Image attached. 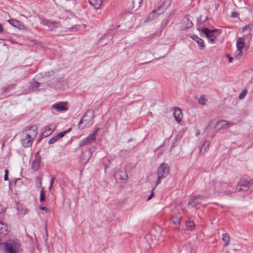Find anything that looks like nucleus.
I'll use <instances>...</instances> for the list:
<instances>
[{
    "label": "nucleus",
    "instance_id": "nucleus-1",
    "mask_svg": "<svg viewBox=\"0 0 253 253\" xmlns=\"http://www.w3.org/2000/svg\"><path fill=\"white\" fill-rule=\"evenodd\" d=\"M94 118V111L92 110H88L79 123V127H81L82 124H84V126H89L92 124Z\"/></svg>",
    "mask_w": 253,
    "mask_h": 253
},
{
    "label": "nucleus",
    "instance_id": "nucleus-2",
    "mask_svg": "<svg viewBox=\"0 0 253 253\" xmlns=\"http://www.w3.org/2000/svg\"><path fill=\"white\" fill-rule=\"evenodd\" d=\"M98 130L99 128H96L88 137L81 140L79 143V146L82 147L94 142L96 140V136Z\"/></svg>",
    "mask_w": 253,
    "mask_h": 253
},
{
    "label": "nucleus",
    "instance_id": "nucleus-3",
    "mask_svg": "<svg viewBox=\"0 0 253 253\" xmlns=\"http://www.w3.org/2000/svg\"><path fill=\"white\" fill-rule=\"evenodd\" d=\"M114 177L118 183L124 184L126 182L127 175L126 171L119 170L115 173Z\"/></svg>",
    "mask_w": 253,
    "mask_h": 253
},
{
    "label": "nucleus",
    "instance_id": "nucleus-4",
    "mask_svg": "<svg viewBox=\"0 0 253 253\" xmlns=\"http://www.w3.org/2000/svg\"><path fill=\"white\" fill-rule=\"evenodd\" d=\"M253 183V180L248 181L244 179H241L238 183L237 190L239 191H247L249 189V186Z\"/></svg>",
    "mask_w": 253,
    "mask_h": 253
},
{
    "label": "nucleus",
    "instance_id": "nucleus-5",
    "mask_svg": "<svg viewBox=\"0 0 253 253\" xmlns=\"http://www.w3.org/2000/svg\"><path fill=\"white\" fill-rule=\"evenodd\" d=\"M169 168L166 163H163L159 167L157 171V175L160 177H166L169 173Z\"/></svg>",
    "mask_w": 253,
    "mask_h": 253
},
{
    "label": "nucleus",
    "instance_id": "nucleus-6",
    "mask_svg": "<svg viewBox=\"0 0 253 253\" xmlns=\"http://www.w3.org/2000/svg\"><path fill=\"white\" fill-rule=\"evenodd\" d=\"M206 198L202 195L195 196L191 198L188 203V206L192 207H195L198 205H201L204 201Z\"/></svg>",
    "mask_w": 253,
    "mask_h": 253
},
{
    "label": "nucleus",
    "instance_id": "nucleus-7",
    "mask_svg": "<svg viewBox=\"0 0 253 253\" xmlns=\"http://www.w3.org/2000/svg\"><path fill=\"white\" fill-rule=\"evenodd\" d=\"M171 0H163L161 5L158 7L157 10H153L150 15V18L154 19L155 18V14L157 12L158 14H160L161 13H159V10L162 9L163 11L167 9V8L170 5Z\"/></svg>",
    "mask_w": 253,
    "mask_h": 253
},
{
    "label": "nucleus",
    "instance_id": "nucleus-8",
    "mask_svg": "<svg viewBox=\"0 0 253 253\" xmlns=\"http://www.w3.org/2000/svg\"><path fill=\"white\" fill-rule=\"evenodd\" d=\"M198 30L206 35V37L211 42H214L216 39V37L214 35V33L217 32V30H210V29L206 28H203L201 29H198Z\"/></svg>",
    "mask_w": 253,
    "mask_h": 253
},
{
    "label": "nucleus",
    "instance_id": "nucleus-9",
    "mask_svg": "<svg viewBox=\"0 0 253 253\" xmlns=\"http://www.w3.org/2000/svg\"><path fill=\"white\" fill-rule=\"evenodd\" d=\"M222 182L211 181L208 185L209 188L215 192H222L223 188H222Z\"/></svg>",
    "mask_w": 253,
    "mask_h": 253
},
{
    "label": "nucleus",
    "instance_id": "nucleus-10",
    "mask_svg": "<svg viewBox=\"0 0 253 253\" xmlns=\"http://www.w3.org/2000/svg\"><path fill=\"white\" fill-rule=\"evenodd\" d=\"M37 127L35 126H31L29 128V132L26 134L27 138L28 139L27 143L30 145L33 139L37 135Z\"/></svg>",
    "mask_w": 253,
    "mask_h": 253
},
{
    "label": "nucleus",
    "instance_id": "nucleus-11",
    "mask_svg": "<svg viewBox=\"0 0 253 253\" xmlns=\"http://www.w3.org/2000/svg\"><path fill=\"white\" fill-rule=\"evenodd\" d=\"M56 127V125L53 124L46 126L44 128L43 131L42 132V135L43 137H45L51 134Z\"/></svg>",
    "mask_w": 253,
    "mask_h": 253
},
{
    "label": "nucleus",
    "instance_id": "nucleus-12",
    "mask_svg": "<svg viewBox=\"0 0 253 253\" xmlns=\"http://www.w3.org/2000/svg\"><path fill=\"white\" fill-rule=\"evenodd\" d=\"M41 21L42 24L48 27L51 30H53L59 26V24L57 22L55 21H50L45 18H41Z\"/></svg>",
    "mask_w": 253,
    "mask_h": 253
},
{
    "label": "nucleus",
    "instance_id": "nucleus-13",
    "mask_svg": "<svg viewBox=\"0 0 253 253\" xmlns=\"http://www.w3.org/2000/svg\"><path fill=\"white\" fill-rule=\"evenodd\" d=\"M41 157L39 155V152L35 155V159L33 160L32 168L34 171L38 170L40 168Z\"/></svg>",
    "mask_w": 253,
    "mask_h": 253
},
{
    "label": "nucleus",
    "instance_id": "nucleus-14",
    "mask_svg": "<svg viewBox=\"0 0 253 253\" xmlns=\"http://www.w3.org/2000/svg\"><path fill=\"white\" fill-rule=\"evenodd\" d=\"M229 123L224 120L218 121L215 126V128L220 130L228 127Z\"/></svg>",
    "mask_w": 253,
    "mask_h": 253
},
{
    "label": "nucleus",
    "instance_id": "nucleus-15",
    "mask_svg": "<svg viewBox=\"0 0 253 253\" xmlns=\"http://www.w3.org/2000/svg\"><path fill=\"white\" fill-rule=\"evenodd\" d=\"M173 116L176 122L180 124L182 118V114L181 111L178 108L175 109L173 110Z\"/></svg>",
    "mask_w": 253,
    "mask_h": 253
},
{
    "label": "nucleus",
    "instance_id": "nucleus-16",
    "mask_svg": "<svg viewBox=\"0 0 253 253\" xmlns=\"http://www.w3.org/2000/svg\"><path fill=\"white\" fill-rule=\"evenodd\" d=\"M53 107L58 111H66L68 109L65 102L55 104L53 105Z\"/></svg>",
    "mask_w": 253,
    "mask_h": 253
},
{
    "label": "nucleus",
    "instance_id": "nucleus-17",
    "mask_svg": "<svg viewBox=\"0 0 253 253\" xmlns=\"http://www.w3.org/2000/svg\"><path fill=\"white\" fill-rule=\"evenodd\" d=\"M181 217L179 215H173L170 218V221L175 226L177 227L180 223Z\"/></svg>",
    "mask_w": 253,
    "mask_h": 253
},
{
    "label": "nucleus",
    "instance_id": "nucleus-18",
    "mask_svg": "<svg viewBox=\"0 0 253 253\" xmlns=\"http://www.w3.org/2000/svg\"><path fill=\"white\" fill-rule=\"evenodd\" d=\"M9 232L7 226L0 221V234L1 236H6Z\"/></svg>",
    "mask_w": 253,
    "mask_h": 253
},
{
    "label": "nucleus",
    "instance_id": "nucleus-19",
    "mask_svg": "<svg viewBox=\"0 0 253 253\" xmlns=\"http://www.w3.org/2000/svg\"><path fill=\"white\" fill-rule=\"evenodd\" d=\"M245 40L244 37L238 38L236 43V47L237 49H243L245 46Z\"/></svg>",
    "mask_w": 253,
    "mask_h": 253
},
{
    "label": "nucleus",
    "instance_id": "nucleus-20",
    "mask_svg": "<svg viewBox=\"0 0 253 253\" xmlns=\"http://www.w3.org/2000/svg\"><path fill=\"white\" fill-rule=\"evenodd\" d=\"M210 145V142L208 140L205 141L200 149L199 153L204 155L209 149Z\"/></svg>",
    "mask_w": 253,
    "mask_h": 253
},
{
    "label": "nucleus",
    "instance_id": "nucleus-21",
    "mask_svg": "<svg viewBox=\"0 0 253 253\" xmlns=\"http://www.w3.org/2000/svg\"><path fill=\"white\" fill-rule=\"evenodd\" d=\"M89 2L96 9H99L102 4L101 0H89Z\"/></svg>",
    "mask_w": 253,
    "mask_h": 253
},
{
    "label": "nucleus",
    "instance_id": "nucleus-22",
    "mask_svg": "<svg viewBox=\"0 0 253 253\" xmlns=\"http://www.w3.org/2000/svg\"><path fill=\"white\" fill-rule=\"evenodd\" d=\"M243 55L242 50L237 49L234 54V57L236 59H239Z\"/></svg>",
    "mask_w": 253,
    "mask_h": 253
},
{
    "label": "nucleus",
    "instance_id": "nucleus-23",
    "mask_svg": "<svg viewBox=\"0 0 253 253\" xmlns=\"http://www.w3.org/2000/svg\"><path fill=\"white\" fill-rule=\"evenodd\" d=\"M196 42L199 45L200 49H203L205 48L204 42L202 39L196 38Z\"/></svg>",
    "mask_w": 253,
    "mask_h": 253
},
{
    "label": "nucleus",
    "instance_id": "nucleus-24",
    "mask_svg": "<svg viewBox=\"0 0 253 253\" xmlns=\"http://www.w3.org/2000/svg\"><path fill=\"white\" fill-rule=\"evenodd\" d=\"M186 229L188 230H192L195 227V223L193 221H187L186 223Z\"/></svg>",
    "mask_w": 253,
    "mask_h": 253
},
{
    "label": "nucleus",
    "instance_id": "nucleus-25",
    "mask_svg": "<svg viewBox=\"0 0 253 253\" xmlns=\"http://www.w3.org/2000/svg\"><path fill=\"white\" fill-rule=\"evenodd\" d=\"M222 188H223V191L222 192L228 193H229L228 187L229 186V183L222 182Z\"/></svg>",
    "mask_w": 253,
    "mask_h": 253
},
{
    "label": "nucleus",
    "instance_id": "nucleus-26",
    "mask_svg": "<svg viewBox=\"0 0 253 253\" xmlns=\"http://www.w3.org/2000/svg\"><path fill=\"white\" fill-rule=\"evenodd\" d=\"M71 130V128H70L68 130H67L65 131L59 133L58 134L56 135V136L57 137L58 139H59V138L63 137L66 133L69 132Z\"/></svg>",
    "mask_w": 253,
    "mask_h": 253
},
{
    "label": "nucleus",
    "instance_id": "nucleus-27",
    "mask_svg": "<svg viewBox=\"0 0 253 253\" xmlns=\"http://www.w3.org/2000/svg\"><path fill=\"white\" fill-rule=\"evenodd\" d=\"M71 130V128H70L68 130H67L65 131L59 133L58 134L56 135V136L57 137L58 139H59V138L63 137L66 133L69 132Z\"/></svg>",
    "mask_w": 253,
    "mask_h": 253
},
{
    "label": "nucleus",
    "instance_id": "nucleus-28",
    "mask_svg": "<svg viewBox=\"0 0 253 253\" xmlns=\"http://www.w3.org/2000/svg\"><path fill=\"white\" fill-rule=\"evenodd\" d=\"M45 199V195L44 193L43 187L41 188V191L40 192V200L41 202H43Z\"/></svg>",
    "mask_w": 253,
    "mask_h": 253
},
{
    "label": "nucleus",
    "instance_id": "nucleus-29",
    "mask_svg": "<svg viewBox=\"0 0 253 253\" xmlns=\"http://www.w3.org/2000/svg\"><path fill=\"white\" fill-rule=\"evenodd\" d=\"M247 93V90H243L239 94V98L240 99H243L246 95Z\"/></svg>",
    "mask_w": 253,
    "mask_h": 253
},
{
    "label": "nucleus",
    "instance_id": "nucleus-30",
    "mask_svg": "<svg viewBox=\"0 0 253 253\" xmlns=\"http://www.w3.org/2000/svg\"><path fill=\"white\" fill-rule=\"evenodd\" d=\"M8 21L10 24H11L14 26H17V25H18L19 23V22L18 21L14 20V19L9 20Z\"/></svg>",
    "mask_w": 253,
    "mask_h": 253
},
{
    "label": "nucleus",
    "instance_id": "nucleus-31",
    "mask_svg": "<svg viewBox=\"0 0 253 253\" xmlns=\"http://www.w3.org/2000/svg\"><path fill=\"white\" fill-rule=\"evenodd\" d=\"M206 101L207 99L204 98V97L203 96H201L198 99V102L202 105H205Z\"/></svg>",
    "mask_w": 253,
    "mask_h": 253
},
{
    "label": "nucleus",
    "instance_id": "nucleus-32",
    "mask_svg": "<svg viewBox=\"0 0 253 253\" xmlns=\"http://www.w3.org/2000/svg\"><path fill=\"white\" fill-rule=\"evenodd\" d=\"M58 140V139L57 137L56 136V135H55L49 139V140L48 141V143L49 144H53L56 141H57Z\"/></svg>",
    "mask_w": 253,
    "mask_h": 253
},
{
    "label": "nucleus",
    "instance_id": "nucleus-33",
    "mask_svg": "<svg viewBox=\"0 0 253 253\" xmlns=\"http://www.w3.org/2000/svg\"><path fill=\"white\" fill-rule=\"evenodd\" d=\"M222 240L223 242L224 246H227L229 243L230 238H222Z\"/></svg>",
    "mask_w": 253,
    "mask_h": 253
},
{
    "label": "nucleus",
    "instance_id": "nucleus-34",
    "mask_svg": "<svg viewBox=\"0 0 253 253\" xmlns=\"http://www.w3.org/2000/svg\"><path fill=\"white\" fill-rule=\"evenodd\" d=\"M252 28L250 26L248 25L243 28V32H245L246 30H247L249 32V34L250 33L251 31Z\"/></svg>",
    "mask_w": 253,
    "mask_h": 253
},
{
    "label": "nucleus",
    "instance_id": "nucleus-35",
    "mask_svg": "<svg viewBox=\"0 0 253 253\" xmlns=\"http://www.w3.org/2000/svg\"><path fill=\"white\" fill-rule=\"evenodd\" d=\"M4 172H5V174H4V180L6 181L8 180V170L5 169L4 171Z\"/></svg>",
    "mask_w": 253,
    "mask_h": 253
},
{
    "label": "nucleus",
    "instance_id": "nucleus-36",
    "mask_svg": "<svg viewBox=\"0 0 253 253\" xmlns=\"http://www.w3.org/2000/svg\"><path fill=\"white\" fill-rule=\"evenodd\" d=\"M154 188H153L152 190L151 195H150L149 197H148V198L147 199V201L150 200L154 196Z\"/></svg>",
    "mask_w": 253,
    "mask_h": 253
},
{
    "label": "nucleus",
    "instance_id": "nucleus-37",
    "mask_svg": "<svg viewBox=\"0 0 253 253\" xmlns=\"http://www.w3.org/2000/svg\"><path fill=\"white\" fill-rule=\"evenodd\" d=\"M12 139H13V138H12V137H9V138H8V139L7 138H5L4 139L3 141V143H2V146H3V145H4V143H6V142H7L8 140H9V141H12Z\"/></svg>",
    "mask_w": 253,
    "mask_h": 253
},
{
    "label": "nucleus",
    "instance_id": "nucleus-38",
    "mask_svg": "<svg viewBox=\"0 0 253 253\" xmlns=\"http://www.w3.org/2000/svg\"><path fill=\"white\" fill-rule=\"evenodd\" d=\"M163 177H160V176H158V180L156 182V185H155V186H157L158 185H159L161 182V179L163 178Z\"/></svg>",
    "mask_w": 253,
    "mask_h": 253
},
{
    "label": "nucleus",
    "instance_id": "nucleus-39",
    "mask_svg": "<svg viewBox=\"0 0 253 253\" xmlns=\"http://www.w3.org/2000/svg\"><path fill=\"white\" fill-rule=\"evenodd\" d=\"M226 56L228 58H229V63H232L233 62V57H230L229 54H226Z\"/></svg>",
    "mask_w": 253,
    "mask_h": 253
},
{
    "label": "nucleus",
    "instance_id": "nucleus-40",
    "mask_svg": "<svg viewBox=\"0 0 253 253\" xmlns=\"http://www.w3.org/2000/svg\"><path fill=\"white\" fill-rule=\"evenodd\" d=\"M40 86V84L38 82H35L32 85L33 87H38Z\"/></svg>",
    "mask_w": 253,
    "mask_h": 253
},
{
    "label": "nucleus",
    "instance_id": "nucleus-41",
    "mask_svg": "<svg viewBox=\"0 0 253 253\" xmlns=\"http://www.w3.org/2000/svg\"><path fill=\"white\" fill-rule=\"evenodd\" d=\"M187 27H190L192 26V22L189 21L188 19H187Z\"/></svg>",
    "mask_w": 253,
    "mask_h": 253
},
{
    "label": "nucleus",
    "instance_id": "nucleus-42",
    "mask_svg": "<svg viewBox=\"0 0 253 253\" xmlns=\"http://www.w3.org/2000/svg\"><path fill=\"white\" fill-rule=\"evenodd\" d=\"M40 209L41 210H42V211H47V209L46 207H42V206H41V207L40 208Z\"/></svg>",
    "mask_w": 253,
    "mask_h": 253
},
{
    "label": "nucleus",
    "instance_id": "nucleus-43",
    "mask_svg": "<svg viewBox=\"0 0 253 253\" xmlns=\"http://www.w3.org/2000/svg\"><path fill=\"white\" fill-rule=\"evenodd\" d=\"M222 237H229V235L227 233H223L222 234Z\"/></svg>",
    "mask_w": 253,
    "mask_h": 253
},
{
    "label": "nucleus",
    "instance_id": "nucleus-44",
    "mask_svg": "<svg viewBox=\"0 0 253 253\" xmlns=\"http://www.w3.org/2000/svg\"><path fill=\"white\" fill-rule=\"evenodd\" d=\"M38 179L39 180V186L41 187L42 186V178L39 177V178H38Z\"/></svg>",
    "mask_w": 253,
    "mask_h": 253
},
{
    "label": "nucleus",
    "instance_id": "nucleus-45",
    "mask_svg": "<svg viewBox=\"0 0 253 253\" xmlns=\"http://www.w3.org/2000/svg\"><path fill=\"white\" fill-rule=\"evenodd\" d=\"M55 177H52L51 179V182H50V183H52V184L53 185V182L55 180Z\"/></svg>",
    "mask_w": 253,
    "mask_h": 253
},
{
    "label": "nucleus",
    "instance_id": "nucleus-46",
    "mask_svg": "<svg viewBox=\"0 0 253 253\" xmlns=\"http://www.w3.org/2000/svg\"><path fill=\"white\" fill-rule=\"evenodd\" d=\"M201 133V131L199 129H198L196 131V135L197 136L199 135Z\"/></svg>",
    "mask_w": 253,
    "mask_h": 253
},
{
    "label": "nucleus",
    "instance_id": "nucleus-47",
    "mask_svg": "<svg viewBox=\"0 0 253 253\" xmlns=\"http://www.w3.org/2000/svg\"><path fill=\"white\" fill-rule=\"evenodd\" d=\"M196 38H198L197 36H193L192 37V38L193 39V40H194V41H196Z\"/></svg>",
    "mask_w": 253,
    "mask_h": 253
},
{
    "label": "nucleus",
    "instance_id": "nucleus-48",
    "mask_svg": "<svg viewBox=\"0 0 253 253\" xmlns=\"http://www.w3.org/2000/svg\"><path fill=\"white\" fill-rule=\"evenodd\" d=\"M232 17H236V16H237V13H235V12H233V13H232Z\"/></svg>",
    "mask_w": 253,
    "mask_h": 253
},
{
    "label": "nucleus",
    "instance_id": "nucleus-49",
    "mask_svg": "<svg viewBox=\"0 0 253 253\" xmlns=\"http://www.w3.org/2000/svg\"><path fill=\"white\" fill-rule=\"evenodd\" d=\"M3 31V28L1 24H0V33L2 32Z\"/></svg>",
    "mask_w": 253,
    "mask_h": 253
},
{
    "label": "nucleus",
    "instance_id": "nucleus-50",
    "mask_svg": "<svg viewBox=\"0 0 253 253\" xmlns=\"http://www.w3.org/2000/svg\"><path fill=\"white\" fill-rule=\"evenodd\" d=\"M2 208L1 207V206L0 205V214L2 213Z\"/></svg>",
    "mask_w": 253,
    "mask_h": 253
},
{
    "label": "nucleus",
    "instance_id": "nucleus-51",
    "mask_svg": "<svg viewBox=\"0 0 253 253\" xmlns=\"http://www.w3.org/2000/svg\"><path fill=\"white\" fill-rule=\"evenodd\" d=\"M52 185H53L52 184V183H50V186H49V189L50 190H51V188H52Z\"/></svg>",
    "mask_w": 253,
    "mask_h": 253
},
{
    "label": "nucleus",
    "instance_id": "nucleus-52",
    "mask_svg": "<svg viewBox=\"0 0 253 253\" xmlns=\"http://www.w3.org/2000/svg\"><path fill=\"white\" fill-rule=\"evenodd\" d=\"M88 155H89V157L90 158L91 157V152L90 151L88 152Z\"/></svg>",
    "mask_w": 253,
    "mask_h": 253
}]
</instances>
